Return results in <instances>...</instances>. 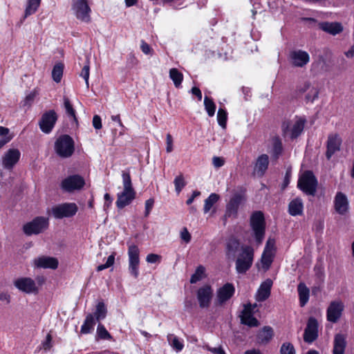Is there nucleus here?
<instances>
[{"label": "nucleus", "instance_id": "f257e3e1", "mask_svg": "<svg viewBox=\"0 0 354 354\" xmlns=\"http://www.w3.org/2000/svg\"><path fill=\"white\" fill-rule=\"evenodd\" d=\"M123 189L118 193L116 206L118 209H122L129 205L136 198V192L134 190L129 171L122 172Z\"/></svg>", "mask_w": 354, "mask_h": 354}, {"label": "nucleus", "instance_id": "f03ea898", "mask_svg": "<svg viewBox=\"0 0 354 354\" xmlns=\"http://www.w3.org/2000/svg\"><path fill=\"white\" fill-rule=\"evenodd\" d=\"M254 259V250L245 245L241 247V252L236 261V270L238 273H245L252 266Z\"/></svg>", "mask_w": 354, "mask_h": 354}, {"label": "nucleus", "instance_id": "7ed1b4c3", "mask_svg": "<svg viewBox=\"0 0 354 354\" xmlns=\"http://www.w3.org/2000/svg\"><path fill=\"white\" fill-rule=\"evenodd\" d=\"M55 150L62 158L71 157L75 151V142L68 135L60 136L55 142Z\"/></svg>", "mask_w": 354, "mask_h": 354}, {"label": "nucleus", "instance_id": "20e7f679", "mask_svg": "<svg viewBox=\"0 0 354 354\" xmlns=\"http://www.w3.org/2000/svg\"><path fill=\"white\" fill-rule=\"evenodd\" d=\"M49 226L48 218L37 216L23 226V232L27 236L37 235L44 232Z\"/></svg>", "mask_w": 354, "mask_h": 354}, {"label": "nucleus", "instance_id": "39448f33", "mask_svg": "<svg viewBox=\"0 0 354 354\" xmlns=\"http://www.w3.org/2000/svg\"><path fill=\"white\" fill-rule=\"evenodd\" d=\"M297 186L307 195L315 196L317 192V180L311 171H306L299 177Z\"/></svg>", "mask_w": 354, "mask_h": 354}, {"label": "nucleus", "instance_id": "423d86ee", "mask_svg": "<svg viewBox=\"0 0 354 354\" xmlns=\"http://www.w3.org/2000/svg\"><path fill=\"white\" fill-rule=\"evenodd\" d=\"M250 225L254 233L257 242L259 244L261 243L265 235V219L261 212H255L252 214Z\"/></svg>", "mask_w": 354, "mask_h": 354}, {"label": "nucleus", "instance_id": "0eeeda50", "mask_svg": "<svg viewBox=\"0 0 354 354\" xmlns=\"http://www.w3.org/2000/svg\"><path fill=\"white\" fill-rule=\"evenodd\" d=\"M77 206L74 203H65L53 206L50 213L56 219L73 216L77 212Z\"/></svg>", "mask_w": 354, "mask_h": 354}, {"label": "nucleus", "instance_id": "6e6552de", "mask_svg": "<svg viewBox=\"0 0 354 354\" xmlns=\"http://www.w3.org/2000/svg\"><path fill=\"white\" fill-rule=\"evenodd\" d=\"M305 122L302 118H297L293 122H283L281 126L283 135H289L292 139L297 138L303 131Z\"/></svg>", "mask_w": 354, "mask_h": 354}, {"label": "nucleus", "instance_id": "1a4fd4ad", "mask_svg": "<svg viewBox=\"0 0 354 354\" xmlns=\"http://www.w3.org/2000/svg\"><path fill=\"white\" fill-rule=\"evenodd\" d=\"M72 9L77 19L84 22L91 21V10L88 6V0H72Z\"/></svg>", "mask_w": 354, "mask_h": 354}, {"label": "nucleus", "instance_id": "9d476101", "mask_svg": "<svg viewBox=\"0 0 354 354\" xmlns=\"http://www.w3.org/2000/svg\"><path fill=\"white\" fill-rule=\"evenodd\" d=\"M129 257V272L135 278L137 279L139 275L140 265V250L136 245H131L128 248Z\"/></svg>", "mask_w": 354, "mask_h": 354}, {"label": "nucleus", "instance_id": "9b49d317", "mask_svg": "<svg viewBox=\"0 0 354 354\" xmlns=\"http://www.w3.org/2000/svg\"><path fill=\"white\" fill-rule=\"evenodd\" d=\"M57 120V115L54 110L45 112L39 122V128L42 132L49 133L51 132Z\"/></svg>", "mask_w": 354, "mask_h": 354}, {"label": "nucleus", "instance_id": "f8f14e48", "mask_svg": "<svg viewBox=\"0 0 354 354\" xmlns=\"http://www.w3.org/2000/svg\"><path fill=\"white\" fill-rule=\"evenodd\" d=\"M85 184L84 179L80 175H73L62 180L61 187L67 192L81 189Z\"/></svg>", "mask_w": 354, "mask_h": 354}, {"label": "nucleus", "instance_id": "ddd939ff", "mask_svg": "<svg viewBox=\"0 0 354 354\" xmlns=\"http://www.w3.org/2000/svg\"><path fill=\"white\" fill-rule=\"evenodd\" d=\"M344 309V303L341 300H335L330 303L326 310L327 320L336 323L340 319Z\"/></svg>", "mask_w": 354, "mask_h": 354}, {"label": "nucleus", "instance_id": "4468645a", "mask_svg": "<svg viewBox=\"0 0 354 354\" xmlns=\"http://www.w3.org/2000/svg\"><path fill=\"white\" fill-rule=\"evenodd\" d=\"M257 306L256 304L244 305L243 310L240 315L241 322L250 327H257L259 325V321L253 316V310Z\"/></svg>", "mask_w": 354, "mask_h": 354}, {"label": "nucleus", "instance_id": "2eb2a0df", "mask_svg": "<svg viewBox=\"0 0 354 354\" xmlns=\"http://www.w3.org/2000/svg\"><path fill=\"white\" fill-rule=\"evenodd\" d=\"M318 337V322L317 320L310 317L304 330V340L305 342L311 344Z\"/></svg>", "mask_w": 354, "mask_h": 354}, {"label": "nucleus", "instance_id": "dca6fc26", "mask_svg": "<svg viewBox=\"0 0 354 354\" xmlns=\"http://www.w3.org/2000/svg\"><path fill=\"white\" fill-rule=\"evenodd\" d=\"M342 142V140L339 134L330 133L328 135L326 151V157L328 160H330L336 152L340 151Z\"/></svg>", "mask_w": 354, "mask_h": 354}, {"label": "nucleus", "instance_id": "f3484780", "mask_svg": "<svg viewBox=\"0 0 354 354\" xmlns=\"http://www.w3.org/2000/svg\"><path fill=\"white\" fill-rule=\"evenodd\" d=\"M15 286L26 294L37 293L38 288L35 281L29 277H21L14 281Z\"/></svg>", "mask_w": 354, "mask_h": 354}, {"label": "nucleus", "instance_id": "a211bd4d", "mask_svg": "<svg viewBox=\"0 0 354 354\" xmlns=\"http://www.w3.org/2000/svg\"><path fill=\"white\" fill-rule=\"evenodd\" d=\"M196 296L199 306L201 308H208L213 297V290L209 285L203 286L197 290Z\"/></svg>", "mask_w": 354, "mask_h": 354}, {"label": "nucleus", "instance_id": "6ab92c4d", "mask_svg": "<svg viewBox=\"0 0 354 354\" xmlns=\"http://www.w3.org/2000/svg\"><path fill=\"white\" fill-rule=\"evenodd\" d=\"M21 153L17 149H9L2 157V165L6 169L11 170L19 162Z\"/></svg>", "mask_w": 354, "mask_h": 354}, {"label": "nucleus", "instance_id": "aec40b11", "mask_svg": "<svg viewBox=\"0 0 354 354\" xmlns=\"http://www.w3.org/2000/svg\"><path fill=\"white\" fill-rule=\"evenodd\" d=\"M235 288L232 283H227L218 289L216 292V304L221 306L228 301L234 294Z\"/></svg>", "mask_w": 354, "mask_h": 354}, {"label": "nucleus", "instance_id": "412c9836", "mask_svg": "<svg viewBox=\"0 0 354 354\" xmlns=\"http://www.w3.org/2000/svg\"><path fill=\"white\" fill-rule=\"evenodd\" d=\"M334 207L337 213L344 215L348 211L349 205L346 196L342 192H337L334 199Z\"/></svg>", "mask_w": 354, "mask_h": 354}, {"label": "nucleus", "instance_id": "4be33fe9", "mask_svg": "<svg viewBox=\"0 0 354 354\" xmlns=\"http://www.w3.org/2000/svg\"><path fill=\"white\" fill-rule=\"evenodd\" d=\"M34 266L39 268L55 270L58 266V260L52 257L41 256L34 259Z\"/></svg>", "mask_w": 354, "mask_h": 354}, {"label": "nucleus", "instance_id": "5701e85b", "mask_svg": "<svg viewBox=\"0 0 354 354\" xmlns=\"http://www.w3.org/2000/svg\"><path fill=\"white\" fill-rule=\"evenodd\" d=\"M245 200L244 196L241 194H235L227 205V216H236L241 203Z\"/></svg>", "mask_w": 354, "mask_h": 354}, {"label": "nucleus", "instance_id": "b1692460", "mask_svg": "<svg viewBox=\"0 0 354 354\" xmlns=\"http://www.w3.org/2000/svg\"><path fill=\"white\" fill-rule=\"evenodd\" d=\"M290 58L292 65L297 67H303L306 65L310 60L308 53L301 50L292 52L290 53Z\"/></svg>", "mask_w": 354, "mask_h": 354}, {"label": "nucleus", "instance_id": "393cba45", "mask_svg": "<svg viewBox=\"0 0 354 354\" xmlns=\"http://www.w3.org/2000/svg\"><path fill=\"white\" fill-rule=\"evenodd\" d=\"M318 27L322 30L332 35H336L343 31V26L339 22L323 21L318 24Z\"/></svg>", "mask_w": 354, "mask_h": 354}, {"label": "nucleus", "instance_id": "a878e982", "mask_svg": "<svg viewBox=\"0 0 354 354\" xmlns=\"http://www.w3.org/2000/svg\"><path fill=\"white\" fill-rule=\"evenodd\" d=\"M274 337V330L271 326H266L260 329L257 335V342L261 345L268 344Z\"/></svg>", "mask_w": 354, "mask_h": 354}, {"label": "nucleus", "instance_id": "bb28decb", "mask_svg": "<svg viewBox=\"0 0 354 354\" xmlns=\"http://www.w3.org/2000/svg\"><path fill=\"white\" fill-rule=\"evenodd\" d=\"M272 281L270 279L263 281L259 288L255 298L257 301H263L270 295Z\"/></svg>", "mask_w": 354, "mask_h": 354}, {"label": "nucleus", "instance_id": "cd10ccee", "mask_svg": "<svg viewBox=\"0 0 354 354\" xmlns=\"http://www.w3.org/2000/svg\"><path fill=\"white\" fill-rule=\"evenodd\" d=\"M269 165V158L267 154L259 156L256 161L254 168V173L259 176H263L266 173Z\"/></svg>", "mask_w": 354, "mask_h": 354}, {"label": "nucleus", "instance_id": "c85d7f7f", "mask_svg": "<svg viewBox=\"0 0 354 354\" xmlns=\"http://www.w3.org/2000/svg\"><path fill=\"white\" fill-rule=\"evenodd\" d=\"M346 346V336L341 333L336 334L334 337L333 353L344 354Z\"/></svg>", "mask_w": 354, "mask_h": 354}, {"label": "nucleus", "instance_id": "c756f323", "mask_svg": "<svg viewBox=\"0 0 354 354\" xmlns=\"http://www.w3.org/2000/svg\"><path fill=\"white\" fill-rule=\"evenodd\" d=\"M303 209L302 201L298 198L292 200L288 205V212L292 216L301 215Z\"/></svg>", "mask_w": 354, "mask_h": 354}, {"label": "nucleus", "instance_id": "7c9ffc66", "mask_svg": "<svg viewBox=\"0 0 354 354\" xmlns=\"http://www.w3.org/2000/svg\"><path fill=\"white\" fill-rule=\"evenodd\" d=\"M297 291L299 297V304L301 307L304 306L309 299L310 290L304 283H299Z\"/></svg>", "mask_w": 354, "mask_h": 354}, {"label": "nucleus", "instance_id": "2f4dec72", "mask_svg": "<svg viewBox=\"0 0 354 354\" xmlns=\"http://www.w3.org/2000/svg\"><path fill=\"white\" fill-rule=\"evenodd\" d=\"M95 324V319L94 317V315L91 313H88L86 319L84 322V324H82L81 327V333L82 334H88L90 333L93 330V327Z\"/></svg>", "mask_w": 354, "mask_h": 354}, {"label": "nucleus", "instance_id": "473e14b6", "mask_svg": "<svg viewBox=\"0 0 354 354\" xmlns=\"http://www.w3.org/2000/svg\"><path fill=\"white\" fill-rule=\"evenodd\" d=\"M41 1V0H27V6L26 7L24 19L36 12L40 6Z\"/></svg>", "mask_w": 354, "mask_h": 354}, {"label": "nucleus", "instance_id": "72a5a7b5", "mask_svg": "<svg viewBox=\"0 0 354 354\" xmlns=\"http://www.w3.org/2000/svg\"><path fill=\"white\" fill-rule=\"evenodd\" d=\"M169 77L172 80L176 87H179L183 80V75L177 68L169 70Z\"/></svg>", "mask_w": 354, "mask_h": 354}, {"label": "nucleus", "instance_id": "f704fd0d", "mask_svg": "<svg viewBox=\"0 0 354 354\" xmlns=\"http://www.w3.org/2000/svg\"><path fill=\"white\" fill-rule=\"evenodd\" d=\"M63 71H64V64L62 63H57L56 64L52 71V77L53 80L57 82H60L62 75H63Z\"/></svg>", "mask_w": 354, "mask_h": 354}, {"label": "nucleus", "instance_id": "c9c22d12", "mask_svg": "<svg viewBox=\"0 0 354 354\" xmlns=\"http://www.w3.org/2000/svg\"><path fill=\"white\" fill-rule=\"evenodd\" d=\"M219 200V196L217 194H211L205 200L204 213H207L213 205Z\"/></svg>", "mask_w": 354, "mask_h": 354}, {"label": "nucleus", "instance_id": "e433bc0d", "mask_svg": "<svg viewBox=\"0 0 354 354\" xmlns=\"http://www.w3.org/2000/svg\"><path fill=\"white\" fill-rule=\"evenodd\" d=\"M106 313H107V310H106V308L104 302L103 301L99 302L96 306V309H95V311L93 315L94 317H95V319L97 321L104 319L106 316Z\"/></svg>", "mask_w": 354, "mask_h": 354}, {"label": "nucleus", "instance_id": "4c0bfd02", "mask_svg": "<svg viewBox=\"0 0 354 354\" xmlns=\"http://www.w3.org/2000/svg\"><path fill=\"white\" fill-rule=\"evenodd\" d=\"M204 106L208 115L212 117L214 115L216 111V105L213 100L207 96L204 98Z\"/></svg>", "mask_w": 354, "mask_h": 354}, {"label": "nucleus", "instance_id": "58836bf2", "mask_svg": "<svg viewBox=\"0 0 354 354\" xmlns=\"http://www.w3.org/2000/svg\"><path fill=\"white\" fill-rule=\"evenodd\" d=\"M274 257V254L269 253L268 252H266L263 251L262 256H261V263L263 265V268L265 270L269 269V268L270 267V266L273 261Z\"/></svg>", "mask_w": 354, "mask_h": 354}, {"label": "nucleus", "instance_id": "ea45409f", "mask_svg": "<svg viewBox=\"0 0 354 354\" xmlns=\"http://www.w3.org/2000/svg\"><path fill=\"white\" fill-rule=\"evenodd\" d=\"M64 105L67 115L69 117L73 118V120L77 122V120L75 115V111L74 110L69 99L66 96L64 97Z\"/></svg>", "mask_w": 354, "mask_h": 354}, {"label": "nucleus", "instance_id": "a19ab883", "mask_svg": "<svg viewBox=\"0 0 354 354\" xmlns=\"http://www.w3.org/2000/svg\"><path fill=\"white\" fill-rule=\"evenodd\" d=\"M205 269L203 266H199L195 272L192 275L190 279V283H196L201 279H202L204 273H205Z\"/></svg>", "mask_w": 354, "mask_h": 354}, {"label": "nucleus", "instance_id": "79ce46f5", "mask_svg": "<svg viewBox=\"0 0 354 354\" xmlns=\"http://www.w3.org/2000/svg\"><path fill=\"white\" fill-rule=\"evenodd\" d=\"M168 341L171 342V346L176 351H180L183 348V344L179 340V339L177 337L173 335H169L168 336Z\"/></svg>", "mask_w": 354, "mask_h": 354}, {"label": "nucleus", "instance_id": "37998d69", "mask_svg": "<svg viewBox=\"0 0 354 354\" xmlns=\"http://www.w3.org/2000/svg\"><path fill=\"white\" fill-rule=\"evenodd\" d=\"M227 119V115L226 111L223 109H219L217 113V120L218 124L222 128L225 129L226 127Z\"/></svg>", "mask_w": 354, "mask_h": 354}, {"label": "nucleus", "instance_id": "c03bdc74", "mask_svg": "<svg viewBox=\"0 0 354 354\" xmlns=\"http://www.w3.org/2000/svg\"><path fill=\"white\" fill-rule=\"evenodd\" d=\"M97 335L98 337L102 339H112L111 334L107 331V330L105 328V327L101 324H99L97 326Z\"/></svg>", "mask_w": 354, "mask_h": 354}, {"label": "nucleus", "instance_id": "a18cd8bd", "mask_svg": "<svg viewBox=\"0 0 354 354\" xmlns=\"http://www.w3.org/2000/svg\"><path fill=\"white\" fill-rule=\"evenodd\" d=\"M175 185V189L177 194H179L183 188L186 185V183L185 181V178L183 174H180L176 176L174 181Z\"/></svg>", "mask_w": 354, "mask_h": 354}, {"label": "nucleus", "instance_id": "49530a36", "mask_svg": "<svg viewBox=\"0 0 354 354\" xmlns=\"http://www.w3.org/2000/svg\"><path fill=\"white\" fill-rule=\"evenodd\" d=\"M282 143L279 138L273 140L272 154L275 158H277L282 152Z\"/></svg>", "mask_w": 354, "mask_h": 354}, {"label": "nucleus", "instance_id": "de8ad7c7", "mask_svg": "<svg viewBox=\"0 0 354 354\" xmlns=\"http://www.w3.org/2000/svg\"><path fill=\"white\" fill-rule=\"evenodd\" d=\"M281 354H295L294 346L290 342L283 343L280 348Z\"/></svg>", "mask_w": 354, "mask_h": 354}, {"label": "nucleus", "instance_id": "09e8293b", "mask_svg": "<svg viewBox=\"0 0 354 354\" xmlns=\"http://www.w3.org/2000/svg\"><path fill=\"white\" fill-rule=\"evenodd\" d=\"M89 71H90L89 62L87 60L86 64L82 68L81 73H80V76L82 77L85 80L87 88L89 86V84H88V79H89V74H90Z\"/></svg>", "mask_w": 354, "mask_h": 354}, {"label": "nucleus", "instance_id": "8fccbe9b", "mask_svg": "<svg viewBox=\"0 0 354 354\" xmlns=\"http://www.w3.org/2000/svg\"><path fill=\"white\" fill-rule=\"evenodd\" d=\"M276 247H275V240L271 237H269L267 240L264 252H268L269 253L275 254Z\"/></svg>", "mask_w": 354, "mask_h": 354}, {"label": "nucleus", "instance_id": "3c124183", "mask_svg": "<svg viewBox=\"0 0 354 354\" xmlns=\"http://www.w3.org/2000/svg\"><path fill=\"white\" fill-rule=\"evenodd\" d=\"M114 261H115V253H113L108 257L106 262L104 264L100 265L97 267V270L102 271L106 268L111 267V266L113 265Z\"/></svg>", "mask_w": 354, "mask_h": 354}, {"label": "nucleus", "instance_id": "603ef678", "mask_svg": "<svg viewBox=\"0 0 354 354\" xmlns=\"http://www.w3.org/2000/svg\"><path fill=\"white\" fill-rule=\"evenodd\" d=\"M319 91L316 88H311L310 90L308 91V93L306 95V100L307 102H313L316 98L318 97Z\"/></svg>", "mask_w": 354, "mask_h": 354}, {"label": "nucleus", "instance_id": "864d4df0", "mask_svg": "<svg viewBox=\"0 0 354 354\" xmlns=\"http://www.w3.org/2000/svg\"><path fill=\"white\" fill-rule=\"evenodd\" d=\"M204 348L210 351L213 354H226L224 349L221 346H219L218 347H211L208 345H206L204 346Z\"/></svg>", "mask_w": 354, "mask_h": 354}, {"label": "nucleus", "instance_id": "5fc2aeb1", "mask_svg": "<svg viewBox=\"0 0 354 354\" xmlns=\"http://www.w3.org/2000/svg\"><path fill=\"white\" fill-rule=\"evenodd\" d=\"M140 48L143 53L145 55H152L153 49L150 47V46L146 43L145 41H141Z\"/></svg>", "mask_w": 354, "mask_h": 354}, {"label": "nucleus", "instance_id": "6e6d98bb", "mask_svg": "<svg viewBox=\"0 0 354 354\" xmlns=\"http://www.w3.org/2000/svg\"><path fill=\"white\" fill-rule=\"evenodd\" d=\"M161 259V257L156 254H149L147 256L146 261L149 263H154L156 262H160Z\"/></svg>", "mask_w": 354, "mask_h": 354}, {"label": "nucleus", "instance_id": "4d7b16f0", "mask_svg": "<svg viewBox=\"0 0 354 354\" xmlns=\"http://www.w3.org/2000/svg\"><path fill=\"white\" fill-rule=\"evenodd\" d=\"M154 204V200L153 198H149L145 202V216L147 217L150 214L151 210L152 209Z\"/></svg>", "mask_w": 354, "mask_h": 354}, {"label": "nucleus", "instance_id": "13d9d810", "mask_svg": "<svg viewBox=\"0 0 354 354\" xmlns=\"http://www.w3.org/2000/svg\"><path fill=\"white\" fill-rule=\"evenodd\" d=\"M180 238L183 241H184L185 243H189L191 240V234L188 232L187 229L186 227H184L182 231L180 232Z\"/></svg>", "mask_w": 354, "mask_h": 354}, {"label": "nucleus", "instance_id": "bf43d9fd", "mask_svg": "<svg viewBox=\"0 0 354 354\" xmlns=\"http://www.w3.org/2000/svg\"><path fill=\"white\" fill-rule=\"evenodd\" d=\"M166 151L167 153H171L173 151V138L169 133L166 136Z\"/></svg>", "mask_w": 354, "mask_h": 354}, {"label": "nucleus", "instance_id": "052dcab7", "mask_svg": "<svg viewBox=\"0 0 354 354\" xmlns=\"http://www.w3.org/2000/svg\"><path fill=\"white\" fill-rule=\"evenodd\" d=\"M239 245V242L236 240H232L229 241L227 245L228 251L234 252L237 250Z\"/></svg>", "mask_w": 354, "mask_h": 354}, {"label": "nucleus", "instance_id": "680f3d73", "mask_svg": "<svg viewBox=\"0 0 354 354\" xmlns=\"http://www.w3.org/2000/svg\"><path fill=\"white\" fill-rule=\"evenodd\" d=\"M311 88H314V87L311 86L310 83L305 82L304 84L300 85L298 87L297 91L299 93L303 94L306 92H308L309 90H310Z\"/></svg>", "mask_w": 354, "mask_h": 354}, {"label": "nucleus", "instance_id": "e2e57ef3", "mask_svg": "<svg viewBox=\"0 0 354 354\" xmlns=\"http://www.w3.org/2000/svg\"><path fill=\"white\" fill-rule=\"evenodd\" d=\"M92 123L95 129H100L102 128V120L99 115H95L93 116Z\"/></svg>", "mask_w": 354, "mask_h": 354}, {"label": "nucleus", "instance_id": "0e129e2a", "mask_svg": "<svg viewBox=\"0 0 354 354\" xmlns=\"http://www.w3.org/2000/svg\"><path fill=\"white\" fill-rule=\"evenodd\" d=\"M35 97V94L34 93H31L30 94H28L24 101V103H23V106H30L32 103L33 102V100Z\"/></svg>", "mask_w": 354, "mask_h": 354}, {"label": "nucleus", "instance_id": "69168bd1", "mask_svg": "<svg viewBox=\"0 0 354 354\" xmlns=\"http://www.w3.org/2000/svg\"><path fill=\"white\" fill-rule=\"evenodd\" d=\"M52 336L50 333L47 334L46 340L42 343V346L44 350H49L52 347Z\"/></svg>", "mask_w": 354, "mask_h": 354}, {"label": "nucleus", "instance_id": "338daca9", "mask_svg": "<svg viewBox=\"0 0 354 354\" xmlns=\"http://www.w3.org/2000/svg\"><path fill=\"white\" fill-rule=\"evenodd\" d=\"M212 162L215 167L218 168V167H222L224 165L225 161H224L223 158H222L221 157L215 156L212 159Z\"/></svg>", "mask_w": 354, "mask_h": 354}, {"label": "nucleus", "instance_id": "774afa93", "mask_svg": "<svg viewBox=\"0 0 354 354\" xmlns=\"http://www.w3.org/2000/svg\"><path fill=\"white\" fill-rule=\"evenodd\" d=\"M0 300L1 301L6 302L7 304L10 302V295L8 292H1L0 293Z\"/></svg>", "mask_w": 354, "mask_h": 354}]
</instances>
